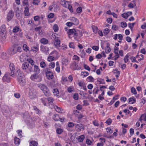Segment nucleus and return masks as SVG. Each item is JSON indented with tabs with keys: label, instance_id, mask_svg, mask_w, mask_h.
Segmentation results:
<instances>
[{
	"label": "nucleus",
	"instance_id": "1",
	"mask_svg": "<svg viewBox=\"0 0 146 146\" xmlns=\"http://www.w3.org/2000/svg\"><path fill=\"white\" fill-rule=\"evenodd\" d=\"M79 32L80 31L79 30H76L74 29H68L67 30V33L69 38H71L72 37H74L76 40L79 41V38L78 37Z\"/></svg>",
	"mask_w": 146,
	"mask_h": 146
},
{
	"label": "nucleus",
	"instance_id": "2",
	"mask_svg": "<svg viewBox=\"0 0 146 146\" xmlns=\"http://www.w3.org/2000/svg\"><path fill=\"white\" fill-rule=\"evenodd\" d=\"M37 85L42 91L45 96L48 97L50 96V93L46 85L41 83L38 84Z\"/></svg>",
	"mask_w": 146,
	"mask_h": 146
},
{
	"label": "nucleus",
	"instance_id": "3",
	"mask_svg": "<svg viewBox=\"0 0 146 146\" xmlns=\"http://www.w3.org/2000/svg\"><path fill=\"white\" fill-rule=\"evenodd\" d=\"M52 36L54 40V45L56 48L58 49L60 47V41L59 39V37H57L55 34H52Z\"/></svg>",
	"mask_w": 146,
	"mask_h": 146
},
{
	"label": "nucleus",
	"instance_id": "4",
	"mask_svg": "<svg viewBox=\"0 0 146 146\" xmlns=\"http://www.w3.org/2000/svg\"><path fill=\"white\" fill-rule=\"evenodd\" d=\"M30 78L33 81L39 82L42 80L41 78L39 77V75L38 74L35 73L32 74Z\"/></svg>",
	"mask_w": 146,
	"mask_h": 146
},
{
	"label": "nucleus",
	"instance_id": "5",
	"mask_svg": "<svg viewBox=\"0 0 146 146\" xmlns=\"http://www.w3.org/2000/svg\"><path fill=\"white\" fill-rule=\"evenodd\" d=\"M45 74L48 80H51L54 77L53 73L50 69L46 68L45 69Z\"/></svg>",
	"mask_w": 146,
	"mask_h": 146
},
{
	"label": "nucleus",
	"instance_id": "6",
	"mask_svg": "<svg viewBox=\"0 0 146 146\" xmlns=\"http://www.w3.org/2000/svg\"><path fill=\"white\" fill-rule=\"evenodd\" d=\"M9 68L11 72L10 73V75L13 77L15 76V65L13 64L10 63L9 65Z\"/></svg>",
	"mask_w": 146,
	"mask_h": 146
},
{
	"label": "nucleus",
	"instance_id": "7",
	"mask_svg": "<svg viewBox=\"0 0 146 146\" xmlns=\"http://www.w3.org/2000/svg\"><path fill=\"white\" fill-rule=\"evenodd\" d=\"M47 100L48 102V103L47 104L48 106L51 109H53L54 106V105L53 103L54 100V99L52 97H48L47 98Z\"/></svg>",
	"mask_w": 146,
	"mask_h": 146
},
{
	"label": "nucleus",
	"instance_id": "8",
	"mask_svg": "<svg viewBox=\"0 0 146 146\" xmlns=\"http://www.w3.org/2000/svg\"><path fill=\"white\" fill-rule=\"evenodd\" d=\"M10 73H6L2 78V80L3 82H6L7 83L10 82L11 78L10 77Z\"/></svg>",
	"mask_w": 146,
	"mask_h": 146
},
{
	"label": "nucleus",
	"instance_id": "9",
	"mask_svg": "<svg viewBox=\"0 0 146 146\" xmlns=\"http://www.w3.org/2000/svg\"><path fill=\"white\" fill-rule=\"evenodd\" d=\"M75 128L77 131L79 132L81 131H83L84 129V127L83 125L81 123L75 124Z\"/></svg>",
	"mask_w": 146,
	"mask_h": 146
},
{
	"label": "nucleus",
	"instance_id": "10",
	"mask_svg": "<svg viewBox=\"0 0 146 146\" xmlns=\"http://www.w3.org/2000/svg\"><path fill=\"white\" fill-rule=\"evenodd\" d=\"M30 98L32 99L35 98L36 95V93L35 90H30L29 94Z\"/></svg>",
	"mask_w": 146,
	"mask_h": 146
},
{
	"label": "nucleus",
	"instance_id": "11",
	"mask_svg": "<svg viewBox=\"0 0 146 146\" xmlns=\"http://www.w3.org/2000/svg\"><path fill=\"white\" fill-rule=\"evenodd\" d=\"M14 16L13 12L11 11L8 13L7 17V19L8 21H10L13 18Z\"/></svg>",
	"mask_w": 146,
	"mask_h": 146
},
{
	"label": "nucleus",
	"instance_id": "12",
	"mask_svg": "<svg viewBox=\"0 0 146 146\" xmlns=\"http://www.w3.org/2000/svg\"><path fill=\"white\" fill-rule=\"evenodd\" d=\"M17 48L16 45H14L11 47L10 49L11 54H14L17 53Z\"/></svg>",
	"mask_w": 146,
	"mask_h": 146
},
{
	"label": "nucleus",
	"instance_id": "13",
	"mask_svg": "<svg viewBox=\"0 0 146 146\" xmlns=\"http://www.w3.org/2000/svg\"><path fill=\"white\" fill-rule=\"evenodd\" d=\"M18 80L19 82L20 83L21 86H24L25 84L24 81L23 80V77L22 76L18 77Z\"/></svg>",
	"mask_w": 146,
	"mask_h": 146
},
{
	"label": "nucleus",
	"instance_id": "14",
	"mask_svg": "<svg viewBox=\"0 0 146 146\" xmlns=\"http://www.w3.org/2000/svg\"><path fill=\"white\" fill-rule=\"evenodd\" d=\"M6 33V27L4 25H2L0 28V34L3 35Z\"/></svg>",
	"mask_w": 146,
	"mask_h": 146
},
{
	"label": "nucleus",
	"instance_id": "15",
	"mask_svg": "<svg viewBox=\"0 0 146 146\" xmlns=\"http://www.w3.org/2000/svg\"><path fill=\"white\" fill-rule=\"evenodd\" d=\"M60 4L63 7L67 8V6L69 4V3L64 0H61Z\"/></svg>",
	"mask_w": 146,
	"mask_h": 146
},
{
	"label": "nucleus",
	"instance_id": "16",
	"mask_svg": "<svg viewBox=\"0 0 146 146\" xmlns=\"http://www.w3.org/2000/svg\"><path fill=\"white\" fill-rule=\"evenodd\" d=\"M71 21L73 25H77L79 24L78 20L75 17H72L71 19Z\"/></svg>",
	"mask_w": 146,
	"mask_h": 146
},
{
	"label": "nucleus",
	"instance_id": "17",
	"mask_svg": "<svg viewBox=\"0 0 146 146\" xmlns=\"http://www.w3.org/2000/svg\"><path fill=\"white\" fill-rule=\"evenodd\" d=\"M34 72L35 73L39 74L40 73V70L38 66L35 65L34 68Z\"/></svg>",
	"mask_w": 146,
	"mask_h": 146
},
{
	"label": "nucleus",
	"instance_id": "18",
	"mask_svg": "<svg viewBox=\"0 0 146 146\" xmlns=\"http://www.w3.org/2000/svg\"><path fill=\"white\" fill-rule=\"evenodd\" d=\"M68 60L66 58H63L62 60V65L64 66H67L68 64Z\"/></svg>",
	"mask_w": 146,
	"mask_h": 146
},
{
	"label": "nucleus",
	"instance_id": "19",
	"mask_svg": "<svg viewBox=\"0 0 146 146\" xmlns=\"http://www.w3.org/2000/svg\"><path fill=\"white\" fill-rule=\"evenodd\" d=\"M40 50L43 52L46 53V54L48 53L49 50L48 48L46 46H43L41 47Z\"/></svg>",
	"mask_w": 146,
	"mask_h": 146
},
{
	"label": "nucleus",
	"instance_id": "20",
	"mask_svg": "<svg viewBox=\"0 0 146 146\" xmlns=\"http://www.w3.org/2000/svg\"><path fill=\"white\" fill-rule=\"evenodd\" d=\"M128 100L129 104H131L135 103L136 101V99L133 97L129 98Z\"/></svg>",
	"mask_w": 146,
	"mask_h": 146
},
{
	"label": "nucleus",
	"instance_id": "21",
	"mask_svg": "<svg viewBox=\"0 0 146 146\" xmlns=\"http://www.w3.org/2000/svg\"><path fill=\"white\" fill-rule=\"evenodd\" d=\"M110 46V44L109 43H108L107 44L106 47L105 48V52L107 53H108L110 52L111 49Z\"/></svg>",
	"mask_w": 146,
	"mask_h": 146
},
{
	"label": "nucleus",
	"instance_id": "22",
	"mask_svg": "<svg viewBox=\"0 0 146 146\" xmlns=\"http://www.w3.org/2000/svg\"><path fill=\"white\" fill-rule=\"evenodd\" d=\"M40 42L42 44H47L48 43V41L47 39L44 38H42L40 39Z\"/></svg>",
	"mask_w": 146,
	"mask_h": 146
},
{
	"label": "nucleus",
	"instance_id": "23",
	"mask_svg": "<svg viewBox=\"0 0 146 146\" xmlns=\"http://www.w3.org/2000/svg\"><path fill=\"white\" fill-rule=\"evenodd\" d=\"M52 118L55 121H58L60 119L58 115L57 114H55L53 115Z\"/></svg>",
	"mask_w": 146,
	"mask_h": 146
},
{
	"label": "nucleus",
	"instance_id": "24",
	"mask_svg": "<svg viewBox=\"0 0 146 146\" xmlns=\"http://www.w3.org/2000/svg\"><path fill=\"white\" fill-rule=\"evenodd\" d=\"M33 109L36 111V113L39 115L41 113V111L36 106H34Z\"/></svg>",
	"mask_w": 146,
	"mask_h": 146
},
{
	"label": "nucleus",
	"instance_id": "25",
	"mask_svg": "<svg viewBox=\"0 0 146 146\" xmlns=\"http://www.w3.org/2000/svg\"><path fill=\"white\" fill-rule=\"evenodd\" d=\"M53 92L54 96H58L59 95V91L56 88L54 89L53 90Z\"/></svg>",
	"mask_w": 146,
	"mask_h": 146
},
{
	"label": "nucleus",
	"instance_id": "26",
	"mask_svg": "<svg viewBox=\"0 0 146 146\" xmlns=\"http://www.w3.org/2000/svg\"><path fill=\"white\" fill-rule=\"evenodd\" d=\"M14 143L15 144L17 145H18L20 143V140L17 137H15L14 138Z\"/></svg>",
	"mask_w": 146,
	"mask_h": 146
},
{
	"label": "nucleus",
	"instance_id": "27",
	"mask_svg": "<svg viewBox=\"0 0 146 146\" xmlns=\"http://www.w3.org/2000/svg\"><path fill=\"white\" fill-rule=\"evenodd\" d=\"M54 108L55 109L56 111L60 113L62 112L61 109L56 106L54 105Z\"/></svg>",
	"mask_w": 146,
	"mask_h": 146
},
{
	"label": "nucleus",
	"instance_id": "28",
	"mask_svg": "<svg viewBox=\"0 0 146 146\" xmlns=\"http://www.w3.org/2000/svg\"><path fill=\"white\" fill-rule=\"evenodd\" d=\"M118 95H117L115 96V97H113L112 100L110 101L109 104L111 105L112 104L115 100H117L118 99Z\"/></svg>",
	"mask_w": 146,
	"mask_h": 146
},
{
	"label": "nucleus",
	"instance_id": "29",
	"mask_svg": "<svg viewBox=\"0 0 146 146\" xmlns=\"http://www.w3.org/2000/svg\"><path fill=\"white\" fill-rule=\"evenodd\" d=\"M15 74L17 77L22 76L23 75L21 71L20 70H18L17 71Z\"/></svg>",
	"mask_w": 146,
	"mask_h": 146
},
{
	"label": "nucleus",
	"instance_id": "30",
	"mask_svg": "<svg viewBox=\"0 0 146 146\" xmlns=\"http://www.w3.org/2000/svg\"><path fill=\"white\" fill-rule=\"evenodd\" d=\"M84 138V136L83 135H82L78 137V140L79 141L82 142L83 141Z\"/></svg>",
	"mask_w": 146,
	"mask_h": 146
},
{
	"label": "nucleus",
	"instance_id": "31",
	"mask_svg": "<svg viewBox=\"0 0 146 146\" xmlns=\"http://www.w3.org/2000/svg\"><path fill=\"white\" fill-rule=\"evenodd\" d=\"M25 15L26 16H29V9L28 7H26L24 11Z\"/></svg>",
	"mask_w": 146,
	"mask_h": 146
},
{
	"label": "nucleus",
	"instance_id": "32",
	"mask_svg": "<svg viewBox=\"0 0 146 146\" xmlns=\"http://www.w3.org/2000/svg\"><path fill=\"white\" fill-rule=\"evenodd\" d=\"M29 66V64L27 63L23 64H22V68L23 70H26L28 68Z\"/></svg>",
	"mask_w": 146,
	"mask_h": 146
},
{
	"label": "nucleus",
	"instance_id": "33",
	"mask_svg": "<svg viewBox=\"0 0 146 146\" xmlns=\"http://www.w3.org/2000/svg\"><path fill=\"white\" fill-rule=\"evenodd\" d=\"M31 146H37L38 145V143L35 141H32L30 142Z\"/></svg>",
	"mask_w": 146,
	"mask_h": 146
},
{
	"label": "nucleus",
	"instance_id": "34",
	"mask_svg": "<svg viewBox=\"0 0 146 146\" xmlns=\"http://www.w3.org/2000/svg\"><path fill=\"white\" fill-rule=\"evenodd\" d=\"M42 103L45 106H46V98H41L40 99Z\"/></svg>",
	"mask_w": 146,
	"mask_h": 146
},
{
	"label": "nucleus",
	"instance_id": "35",
	"mask_svg": "<svg viewBox=\"0 0 146 146\" xmlns=\"http://www.w3.org/2000/svg\"><path fill=\"white\" fill-rule=\"evenodd\" d=\"M23 49L25 52H27L29 50V48L26 44H24L23 45Z\"/></svg>",
	"mask_w": 146,
	"mask_h": 146
},
{
	"label": "nucleus",
	"instance_id": "36",
	"mask_svg": "<svg viewBox=\"0 0 146 146\" xmlns=\"http://www.w3.org/2000/svg\"><path fill=\"white\" fill-rule=\"evenodd\" d=\"M19 26H15L13 29V31L14 33H17L19 30Z\"/></svg>",
	"mask_w": 146,
	"mask_h": 146
},
{
	"label": "nucleus",
	"instance_id": "37",
	"mask_svg": "<svg viewBox=\"0 0 146 146\" xmlns=\"http://www.w3.org/2000/svg\"><path fill=\"white\" fill-rule=\"evenodd\" d=\"M87 80L88 82H94V79L92 76H90L87 78Z\"/></svg>",
	"mask_w": 146,
	"mask_h": 146
},
{
	"label": "nucleus",
	"instance_id": "38",
	"mask_svg": "<svg viewBox=\"0 0 146 146\" xmlns=\"http://www.w3.org/2000/svg\"><path fill=\"white\" fill-rule=\"evenodd\" d=\"M97 81L99 82V84H105V83L104 80L100 78H98Z\"/></svg>",
	"mask_w": 146,
	"mask_h": 146
},
{
	"label": "nucleus",
	"instance_id": "39",
	"mask_svg": "<svg viewBox=\"0 0 146 146\" xmlns=\"http://www.w3.org/2000/svg\"><path fill=\"white\" fill-rule=\"evenodd\" d=\"M129 12L127 13H124L121 15L122 17L125 19H127L129 15L128 14Z\"/></svg>",
	"mask_w": 146,
	"mask_h": 146
},
{
	"label": "nucleus",
	"instance_id": "40",
	"mask_svg": "<svg viewBox=\"0 0 146 146\" xmlns=\"http://www.w3.org/2000/svg\"><path fill=\"white\" fill-rule=\"evenodd\" d=\"M23 117L24 119L27 120L29 118V115L28 113L24 114L23 115Z\"/></svg>",
	"mask_w": 146,
	"mask_h": 146
},
{
	"label": "nucleus",
	"instance_id": "41",
	"mask_svg": "<svg viewBox=\"0 0 146 146\" xmlns=\"http://www.w3.org/2000/svg\"><path fill=\"white\" fill-rule=\"evenodd\" d=\"M55 66V63L54 62H50L49 65V68L51 69L53 68Z\"/></svg>",
	"mask_w": 146,
	"mask_h": 146
},
{
	"label": "nucleus",
	"instance_id": "42",
	"mask_svg": "<svg viewBox=\"0 0 146 146\" xmlns=\"http://www.w3.org/2000/svg\"><path fill=\"white\" fill-rule=\"evenodd\" d=\"M53 29L55 32L58 31V27L57 24H55L54 25L53 27Z\"/></svg>",
	"mask_w": 146,
	"mask_h": 146
},
{
	"label": "nucleus",
	"instance_id": "43",
	"mask_svg": "<svg viewBox=\"0 0 146 146\" xmlns=\"http://www.w3.org/2000/svg\"><path fill=\"white\" fill-rule=\"evenodd\" d=\"M40 66L42 68H44L45 67L46 64L45 62L41 61L40 63Z\"/></svg>",
	"mask_w": 146,
	"mask_h": 146
},
{
	"label": "nucleus",
	"instance_id": "44",
	"mask_svg": "<svg viewBox=\"0 0 146 146\" xmlns=\"http://www.w3.org/2000/svg\"><path fill=\"white\" fill-rule=\"evenodd\" d=\"M56 131L57 134H60L63 132V130L60 128H58L56 129Z\"/></svg>",
	"mask_w": 146,
	"mask_h": 146
},
{
	"label": "nucleus",
	"instance_id": "45",
	"mask_svg": "<svg viewBox=\"0 0 146 146\" xmlns=\"http://www.w3.org/2000/svg\"><path fill=\"white\" fill-rule=\"evenodd\" d=\"M68 127L70 128H72L74 126L75 127V124L71 122H68Z\"/></svg>",
	"mask_w": 146,
	"mask_h": 146
},
{
	"label": "nucleus",
	"instance_id": "46",
	"mask_svg": "<svg viewBox=\"0 0 146 146\" xmlns=\"http://www.w3.org/2000/svg\"><path fill=\"white\" fill-rule=\"evenodd\" d=\"M130 59L131 60L132 62H136L138 63V62L136 60V58L133 56H130Z\"/></svg>",
	"mask_w": 146,
	"mask_h": 146
},
{
	"label": "nucleus",
	"instance_id": "47",
	"mask_svg": "<svg viewBox=\"0 0 146 146\" xmlns=\"http://www.w3.org/2000/svg\"><path fill=\"white\" fill-rule=\"evenodd\" d=\"M54 59V57L52 56H50L48 57L47 58V60L49 62L52 61Z\"/></svg>",
	"mask_w": 146,
	"mask_h": 146
},
{
	"label": "nucleus",
	"instance_id": "48",
	"mask_svg": "<svg viewBox=\"0 0 146 146\" xmlns=\"http://www.w3.org/2000/svg\"><path fill=\"white\" fill-rule=\"evenodd\" d=\"M135 24V23H129L128 24V27L131 29V30L133 29Z\"/></svg>",
	"mask_w": 146,
	"mask_h": 146
},
{
	"label": "nucleus",
	"instance_id": "49",
	"mask_svg": "<svg viewBox=\"0 0 146 146\" xmlns=\"http://www.w3.org/2000/svg\"><path fill=\"white\" fill-rule=\"evenodd\" d=\"M18 134L19 135V137L21 138L22 136V131L21 130H19L17 131Z\"/></svg>",
	"mask_w": 146,
	"mask_h": 146
},
{
	"label": "nucleus",
	"instance_id": "50",
	"mask_svg": "<svg viewBox=\"0 0 146 146\" xmlns=\"http://www.w3.org/2000/svg\"><path fill=\"white\" fill-rule=\"evenodd\" d=\"M131 92L134 94H137V92L135 89L133 87H132L131 89Z\"/></svg>",
	"mask_w": 146,
	"mask_h": 146
},
{
	"label": "nucleus",
	"instance_id": "51",
	"mask_svg": "<svg viewBox=\"0 0 146 146\" xmlns=\"http://www.w3.org/2000/svg\"><path fill=\"white\" fill-rule=\"evenodd\" d=\"M60 48H59L58 49L60 51L64 50L67 48V46L66 45L64 46V47L63 46H62L61 47L60 46Z\"/></svg>",
	"mask_w": 146,
	"mask_h": 146
},
{
	"label": "nucleus",
	"instance_id": "52",
	"mask_svg": "<svg viewBox=\"0 0 146 146\" xmlns=\"http://www.w3.org/2000/svg\"><path fill=\"white\" fill-rule=\"evenodd\" d=\"M67 8L72 13L73 12V9L72 7L70 4H69L68 6H67Z\"/></svg>",
	"mask_w": 146,
	"mask_h": 146
},
{
	"label": "nucleus",
	"instance_id": "53",
	"mask_svg": "<svg viewBox=\"0 0 146 146\" xmlns=\"http://www.w3.org/2000/svg\"><path fill=\"white\" fill-rule=\"evenodd\" d=\"M121 27L123 28L125 27H127V23L125 22H122L121 23Z\"/></svg>",
	"mask_w": 146,
	"mask_h": 146
},
{
	"label": "nucleus",
	"instance_id": "54",
	"mask_svg": "<svg viewBox=\"0 0 146 146\" xmlns=\"http://www.w3.org/2000/svg\"><path fill=\"white\" fill-rule=\"evenodd\" d=\"M73 98L75 100H77L78 99V94L75 93L73 96Z\"/></svg>",
	"mask_w": 146,
	"mask_h": 146
},
{
	"label": "nucleus",
	"instance_id": "55",
	"mask_svg": "<svg viewBox=\"0 0 146 146\" xmlns=\"http://www.w3.org/2000/svg\"><path fill=\"white\" fill-rule=\"evenodd\" d=\"M69 46L70 48L74 49L75 48V46L74 43L72 42H71L69 44Z\"/></svg>",
	"mask_w": 146,
	"mask_h": 146
},
{
	"label": "nucleus",
	"instance_id": "56",
	"mask_svg": "<svg viewBox=\"0 0 146 146\" xmlns=\"http://www.w3.org/2000/svg\"><path fill=\"white\" fill-rule=\"evenodd\" d=\"M93 124L95 126H98L99 125V124L98 123V121L97 120H94L93 122Z\"/></svg>",
	"mask_w": 146,
	"mask_h": 146
},
{
	"label": "nucleus",
	"instance_id": "57",
	"mask_svg": "<svg viewBox=\"0 0 146 146\" xmlns=\"http://www.w3.org/2000/svg\"><path fill=\"white\" fill-rule=\"evenodd\" d=\"M110 31L109 29L108 28L106 29L103 31L104 33L106 35H107L109 32Z\"/></svg>",
	"mask_w": 146,
	"mask_h": 146
},
{
	"label": "nucleus",
	"instance_id": "58",
	"mask_svg": "<svg viewBox=\"0 0 146 146\" xmlns=\"http://www.w3.org/2000/svg\"><path fill=\"white\" fill-rule=\"evenodd\" d=\"M82 10L81 7H79L77 8L76 9V12L78 13H80L82 11Z\"/></svg>",
	"mask_w": 146,
	"mask_h": 146
},
{
	"label": "nucleus",
	"instance_id": "59",
	"mask_svg": "<svg viewBox=\"0 0 146 146\" xmlns=\"http://www.w3.org/2000/svg\"><path fill=\"white\" fill-rule=\"evenodd\" d=\"M32 50L35 52H37L38 50V48L37 46L33 47H32Z\"/></svg>",
	"mask_w": 146,
	"mask_h": 146
},
{
	"label": "nucleus",
	"instance_id": "60",
	"mask_svg": "<svg viewBox=\"0 0 146 146\" xmlns=\"http://www.w3.org/2000/svg\"><path fill=\"white\" fill-rule=\"evenodd\" d=\"M81 74L82 75H83L84 77H86L89 75L88 73L87 72H82Z\"/></svg>",
	"mask_w": 146,
	"mask_h": 146
},
{
	"label": "nucleus",
	"instance_id": "61",
	"mask_svg": "<svg viewBox=\"0 0 146 146\" xmlns=\"http://www.w3.org/2000/svg\"><path fill=\"white\" fill-rule=\"evenodd\" d=\"M107 132L110 134L111 133H113L112 130L110 128H106Z\"/></svg>",
	"mask_w": 146,
	"mask_h": 146
},
{
	"label": "nucleus",
	"instance_id": "62",
	"mask_svg": "<svg viewBox=\"0 0 146 146\" xmlns=\"http://www.w3.org/2000/svg\"><path fill=\"white\" fill-rule=\"evenodd\" d=\"M128 58L129 56L127 55H126L125 56L124 58V61L125 63H126L128 62Z\"/></svg>",
	"mask_w": 146,
	"mask_h": 146
},
{
	"label": "nucleus",
	"instance_id": "63",
	"mask_svg": "<svg viewBox=\"0 0 146 146\" xmlns=\"http://www.w3.org/2000/svg\"><path fill=\"white\" fill-rule=\"evenodd\" d=\"M73 24L72 22H67L66 23V25L69 27L72 26Z\"/></svg>",
	"mask_w": 146,
	"mask_h": 146
},
{
	"label": "nucleus",
	"instance_id": "64",
	"mask_svg": "<svg viewBox=\"0 0 146 146\" xmlns=\"http://www.w3.org/2000/svg\"><path fill=\"white\" fill-rule=\"evenodd\" d=\"M29 62L30 63L32 66L34 65V61L32 59H29L28 60Z\"/></svg>",
	"mask_w": 146,
	"mask_h": 146
}]
</instances>
